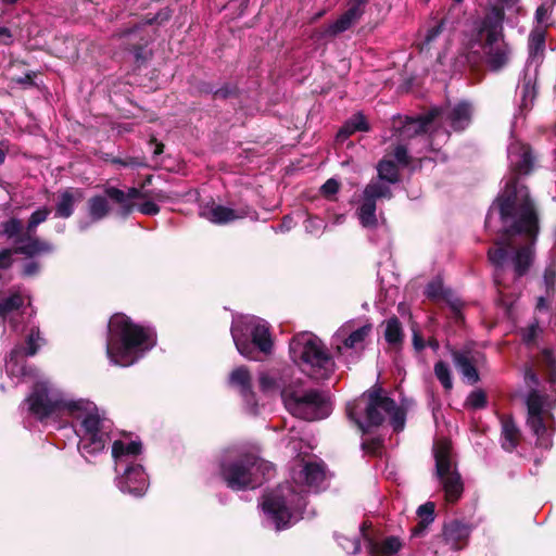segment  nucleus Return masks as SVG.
<instances>
[{"mask_svg":"<svg viewBox=\"0 0 556 556\" xmlns=\"http://www.w3.org/2000/svg\"><path fill=\"white\" fill-rule=\"evenodd\" d=\"M471 532V523L465 522L460 519H452L444 522L441 538L452 551L458 552L468 545Z\"/></svg>","mask_w":556,"mask_h":556,"instance_id":"obj_14","label":"nucleus"},{"mask_svg":"<svg viewBox=\"0 0 556 556\" xmlns=\"http://www.w3.org/2000/svg\"><path fill=\"white\" fill-rule=\"evenodd\" d=\"M39 271H40L39 262L31 260L29 262H26L23 265L21 275L23 277H35L39 274Z\"/></svg>","mask_w":556,"mask_h":556,"instance_id":"obj_64","label":"nucleus"},{"mask_svg":"<svg viewBox=\"0 0 556 556\" xmlns=\"http://www.w3.org/2000/svg\"><path fill=\"white\" fill-rule=\"evenodd\" d=\"M286 408L294 416L306 421L327 418L332 408L329 396L317 389L299 391L293 387L281 390Z\"/></svg>","mask_w":556,"mask_h":556,"instance_id":"obj_7","label":"nucleus"},{"mask_svg":"<svg viewBox=\"0 0 556 556\" xmlns=\"http://www.w3.org/2000/svg\"><path fill=\"white\" fill-rule=\"evenodd\" d=\"M364 195L369 200L376 202V200L380 198L391 199L393 194L391 189L387 185L371 181L365 187Z\"/></svg>","mask_w":556,"mask_h":556,"instance_id":"obj_43","label":"nucleus"},{"mask_svg":"<svg viewBox=\"0 0 556 556\" xmlns=\"http://www.w3.org/2000/svg\"><path fill=\"white\" fill-rule=\"evenodd\" d=\"M340 189V182L334 179V178H329L328 180H326V182L320 187V192L321 194L327 198V199H330L331 197H333L336 193H338Z\"/></svg>","mask_w":556,"mask_h":556,"instance_id":"obj_59","label":"nucleus"},{"mask_svg":"<svg viewBox=\"0 0 556 556\" xmlns=\"http://www.w3.org/2000/svg\"><path fill=\"white\" fill-rule=\"evenodd\" d=\"M372 325L370 323L365 324L358 329L352 331L348 338L344 339L343 344L348 349H354L358 344L363 343L365 339L370 334Z\"/></svg>","mask_w":556,"mask_h":556,"instance_id":"obj_42","label":"nucleus"},{"mask_svg":"<svg viewBox=\"0 0 556 556\" xmlns=\"http://www.w3.org/2000/svg\"><path fill=\"white\" fill-rule=\"evenodd\" d=\"M105 442H106V434L104 432L87 434L80 439L78 448L83 453H87L89 455H94L104 450Z\"/></svg>","mask_w":556,"mask_h":556,"instance_id":"obj_37","label":"nucleus"},{"mask_svg":"<svg viewBox=\"0 0 556 556\" xmlns=\"http://www.w3.org/2000/svg\"><path fill=\"white\" fill-rule=\"evenodd\" d=\"M248 210L236 211L224 205H215L210 211L208 219L214 224H227L237 218H243L248 216Z\"/></svg>","mask_w":556,"mask_h":556,"instance_id":"obj_33","label":"nucleus"},{"mask_svg":"<svg viewBox=\"0 0 556 556\" xmlns=\"http://www.w3.org/2000/svg\"><path fill=\"white\" fill-rule=\"evenodd\" d=\"M359 223L365 228H376L378 219L376 216V202L364 195L363 202L356 211Z\"/></svg>","mask_w":556,"mask_h":556,"instance_id":"obj_35","label":"nucleus"},{"mask_svg":"<svg viewBox=\"0 0 556 556\" xmlns=\"http://www.w3.org/2000/svg\"><path fill=\"white\" fill-rule=\"evenodd\" d=\"M155 33H152L143 23L135 24L115 34L121 40L123 49L132 54L138 66L146 64L153 55L148 48L154 40Z\"/></svg>","mask_w":556,"mask_h":556,"instance_id":"obj_10","label":"nucleus"},{"mask_svg":"<svg viewBox=\"0 0 556 556\" xmlns=\"http://www.w3.org/2000/svg\"><path fill=\"white\" fill-rule=\"evenodd\" d=\"M442 114L443 110L435 106L417 117H406L402 125L401 134L409 138L426 134L429 126Z\"/></svg>","mask_w":556,"mask_h":556,"instance_id":"obj_16","label":"nucleus"},{"mask_svg":"<svg viewBox=\"0 0 556 556\" xmlns=\"http://www.w3.org/2000/svg\"><path fill=\"white\" fill-rule=\"evenodd\" d=\"M232 338L238 352L249 359H256L255 349L264 354L273 350V340L269 329L264 325H256L251 331V341L244 336H238L232 331Z\"/></svg>","mask_w":556,"mask_h":556,"instance_id":"obj_13","label":"nucleus"},{"mask_svg":"<svg viewBox=\"0 0 556 556\" xmlns=\"http://www.w3.org/2000/svg\"><path fill=\"white\" fill-rule=\"evenodd\" d=\"M383 447V439L377 437L362 442V450L372 456L378 455Z\"/></svg>","mask_w":556,"mask_h":556,"instance_id":"obj_55","label":"nucleus"},{"mask_svg":"<svg viewBox=\"0 0 556 556\" xmlns=\"http://www.w3.org/2000/svg\"><path fill=\"white\" fill-rule=\"evenodd\" d=\"M543 278H544V282H545L547 292H549V291L553 292L554 286L556 282V265L555 264H549L545 268Z\"/></svg>","mask_w":556,"mask_h":556,"instance_id":"obj_62","label":"nucleus"},{"mask_svg":"<svg viewBox=\"0 0 556 556\" xmlns=\"http://www.w3.org/2000/svg\"><path fill=\"white\" fill-rule=\"evenodd\" d=\"M546 31L542 28L533 29L529 35L528 51L529 58L542 56L545 50Z\"/></svg>","mask_w":556,"mask_h":556,"instance_id":"obj_40","label":"nucleus"},{"mask_svg":"<svg viewBox=\"0 0 556 556\" xmlns=\"http://www.w3.org/2000/svg\"><path fill=\"white\" fill-rule=\"evenodd\" d=\"M25 401L28 403V412L39 420L47 419L61 410H67L72 416L78 418V413L84 407L81 401L66 402L51 396L48 384L42 381L33 386V390Z\"/></svg>","mask_w":556,"mask_h":556,"instance_id":"obj_9","label":"nucleus"},{"mask_svg":"<svg viewBox=\"0 0 556 556\" xmlns=\"http://www.w3.org/2000/svg\"><path fill=\"white\" fill-rule=\"evenodd\" d=\"M390 415V424L394 430V432H400L404 429L405 420H406V412L404 408L399 407L395 404V407L391 410V413H387Z\"/></svg>","mask_w":556,"mask_h":556,"instance_id":"obj_49","label":"nucleus"},{"mask_svg":"<svg viewBox=\"0 0 556 556\" xmlns=\"http://www.w3.org/2000/svg\"><path fill=\"white\" fill-rule=\"evenodd\" d=\"M87 215L91 223H98L106 218L114 207L110 205L106 194H94L87 200L86 203Z\"/></svg>","mask_w":556,"mask_h":556,"instance_id":"obj_25","label":"nucleus"},{"mask_svg":"<svg viewBox=\"0 0 556 556\" xmlns=\"http://www.w3.org/2000/svg\"><path fill=\"white\" fill-rule=\"evenodd\" d=\"M493 210H497L501 222L510 225L504 228V240L511 244L516 236L525 240V244L516 249L513 257L515 278L525 276L534 257V244L540 231V219L535 204L527 186H519L518 177L510 178L503 191L495 198L490 207L485 224L489 223Z\"/></svg>","mask_w":556,"mask_h":556,"instance_id":"obj_1","label":"nucleus"},{"mask_svg":"<svg viewBox=\"0 0 556 556\" xmlns=\"http://www.w3.org/2000/svg\"><path fill=\"white\" fill-rule=\"evenodd\" d=\"M292 361L315 379H327L333 371L334 362L324 343L315 336L299 333L289 344Z\"/></svg>","mask_w":556,"mask_h":556,"instance_id":"obj_6","label":"nucleus"},{"mask_svg":"<svg viewBox=\"0 0 556 556\" xmlns=\"http://www.w3.org/2000/svg\"><path fill=\"white\" fill-rule=\"evenodd\" d=\"M369 124L361 112L349 118L337 134V140L343 142L356 131H368Z\"/></svg>","mask_w":556,"mask_h":556,"instance_id":"obj_30","label":"nucleus"},{"mask_svg":"<svg viewBox=\"0 0 556 556\" xmlns=\"http://www.w3.org/2000/svg\"><path fill=\"white\" fill-rule=\"evenodd\" d=\"M472 104L467 100L456 103L446 114L445 119L454 131H464L472 122Z\"/></svg>","mask_w":556,"mask_h":556,"instance_id":"obj_20","label":"nucleus"},{"mask_svg":"<svg viewBox=\"0 0 556 556\" xmlns=\"http://www.w3.org/2000/svg\"><path fill=\"white\" fill-rule=\"evenodd\" d=\"M239 96V88L237 85L231 83L224 84L220 88L215 89L213 92V99L227 100L229 98H236Z\"/></svg>","mask_w":556,"mask_h":556,"instance_id":"obj_53","label":"nucleus"},{"mask_svg":"<svg viewBox=\"0 0 556 556\" xmlns=\"http://www.w3.org/2000/svg\"><path fill=\"white\" fill-rule=\"evenodd\" d=\"M403 543L397 536H388L380 543L368 539V547L371 556H394L402 548Z\"/></svg>","mask_w":556,"mask_h":556,"instance_id":"obj_28","label":"nucleus"},{"mask_svg":"<svg viewBox=\"0 0 556 556\" xmlns=\"http://www.w3.org/2000/svg\"><path fill=\"white\" fill-rule=\"evenodd\" d=\"M114 164H118L124 167H146L147 163L143 157L127 156L125 159L116 157L112 161Z\"/></svg>","mask_w":556,"mask_h":556,"instance_id":"obj_58","label":"nucleus"},{"mask_svg":"<svg viewBox=\"0 0 556 556\" xmlns=\"http://www.w3.org/2000/svg\"><path fill=\"white\" fill-rule=\"evenodd\" d=\"M380 386H374L359 397L348 403L346 416L362 434H369L386 420V414L395 407V401L383 394Z\"/></svg>","mask_w":556,"mask_h":556,"instance_id":"obj_5","label":"nucleus"},{"mask_svg":"<svg viewBox=\"0 0 556 556\" xmlns=\"http://www.w3.org/2000/svg\"><path fill=\"white\" fill-rule=\"evenodd\" d=\"M393 156L396 162L403 166H407L409 164V156L405 146L397 144L393 150Z\"/></svg>","mask_w":556,"mask_h":556,"instance_id":"obj_63","label":"nucleus"},{"mask_svg":"<svg viewBox=\"0 0 556 556\" xmlns=\"http://www.w3.org/2000/svg\"><path fill=\"white\" fill-rule=\"evenodd\" d=\"M541 331L539 320L534 318V320L526 328L521 329V339L522 342L527 345L533 344Z\"/></svg>","mask_w":556,"mask_h":556,"instance_id":"obj_52","label":"nucleus"},{"mask_svg":"<svg viewBox=\"0 0 556 556\" xmlns=\"http://www.w3.org/2000/svg\"><path fill=\"white\" fill-rule=\"evenodd\" d=\"M262 508L265 515L273 521L277 531L289 529L293 526V513L282 491L277 490L266 494Z\"/></svg>","mask_w":556,"mask_h":556,"instance_id":"obj_12","label":"nucleus"},{"mask_svg":"<svg viewBox=\"0 0 556 556\" xmlns=\"http://www.w3.org/2000/svg\"><path fill=\"white\" fill-rule=\"evenodd\" d=\"M521 106L526 109L532 106L538 96L535 80H532L531 77L526 76L521 86Z\"/></svg>","mask_w":556,"mask_h":556,"instance_id":"obj_44","label":"nucleus"},{"mask_svg":"<svg viewBox=\"0 0 556 556\" xmlns=\"http://www.w3.org/2000/svg\"><path fill=\"white\" fill-rule=\"evenodd\" d=\"M522 433L513 415L501 417V446L505 452H514L520 444Z\"/></svg>","mask_w":556,"mask_h":556,"instance_id":"obj_22","label":"nucleus"},{"mask_svg":"<svg viewBox=\"0 0 556 556\" xmlns=\"http://www.w3.org/2000/svg\"><path fill=\"white\" fill-rule=\"evenodd\" d=\"M40 340V331L38 327H34L30 329V332L28 333L26 338V348H16L11 351L9 363H14L15 365L18 362V357L24 354L25 356H34L37 354L39 350V344L37 343Z\"/></svg>","mask_w":556,"mask_h":556,"instance_id":"obj_31","label":"nucleus"},{"mask_svg":"<svg viewBox=\"0 0 556 556\" xmlns=\"http://www.w3.org/2000/svg\"><path fill=\"white\" fill-rule=\"evenodd\" d=\"M84 435L103 433L101 431V419L98 414L88 413L81 420Z\"/></svg>","mask_w":556,"mask_h":556,"instance_id":"obj_48","label":"nucleus"},{"mask_svg":"<svg viewBox=\"0 0 556 556\" xmlns=\"http://www.w3.org/2000/svg\"><path fill=\"white\" fill-rule=\"evenodd\" d=\"M535 157L529 144H520L511 150L510 168L516 175H528L532 172Z\"/></svg>","mask_w":556,"mask_h":556,"instance_id":"obj_24","label":"nucleus"},{"mask_svg":"<svg viewBox=\"0 0 556 556\" xmlns=\"http://www.w3.org/2000/svg\"><path fill=\"white\" fill-rule=\"evenodd\" d=\"M538 366L546 374L547 381L556 383V351L544 348L536 357Z\"/></svg>","mask_w":556,"mask_h":556,"instance_id":"obj_32","label":"nucleus"},{"mask_svg":"<svg viewBox=\"0 0 556 556\" xmlns=\"http://www.w3.org/2000/svg\"><path fill=\"white\" fill-rule=\"evenodd\" d=\"M230 387L237 388L240 395L248 404L255 403V394L252 389V377L245 366L233 369L228 379Z\"/></svg>","mask_w":556,"mask_h":556,"instance_id":"obj_23","label":"nucleus"},{"mask_svg":"<svg viewBox=\"0 0 556 556\" xmlns=\"http://www.w3.org/2000/svg\"><path fill=\"white\" fill-rule=\"evenodd\" d=\"M444 25H445V21L441 20L434 26L430 27L427 30V34H426V37H425V40L422 42V47L421 48L429 49L431 43L434 40H437V38L442 34V31L444 29Z\"/></svg>","mask_w":556,"mask_h":556,"instance_id":"obj_54","label":"nucleus"},{"mask_svg":"<svg viewBox=\"0 0 556 556\" xmlns=\"http://www.w3.org/2000/svg\"><path fill=\"white\" fill-rule=\"evenodd\" d=\"M156 345V333L150 327L136 324L124 313L109 320L106 355L115 365L131 366Z\"/></svg>","mask_w":556,"mask_h":556,"instance_id":"obj_2","label":"nucleus"},{"mask_svg":"<svg viewBox=\"0 0 556 556\" xmlns=\"http://www.w3.org/2000/svg\"><path fill=\"white\" fill-rule=\"evenodd\" d=\"M446 293L447 291L444 290L443 283L439 279L430 281L425 291L430 300L446 299Z\"/></svg>","mask_w":556,"mask_h":556,"instance_id":"obj_51","label":"nucleus"},{"mask_svg":"<svg viewBox=\"0 0 556 556\" xmlns=\"http://www.w3.org/2000/svg\"><path fill=\"white\" fill-rule=\"evenodd\" d=\"M547 395L539 390H530L526 397L527 425L536 437V446L548 448L552 446V435L555 431L554 416L544 409Z\"/></svg>","mask_w":556,"mask_h":556,"instance_id":"obj_8","label":"nucleus"},{"mask_svg":"<svg viewBox=\"0 0 556 556\" xmlns=\"http://www.w3.org/2000/svg\"><path fill=\"white\" fill-rule=\"evenodd\" d=\"M488 395L485 391L482 389H476L468 394L464 406L473 410H478L484 409L488 406Z\"/></svg>","mask_w":556,"mask_h":556,"instance_id":"obj_45","label":"nucleus"},{"mask_svg":"<svg viewBox=\"0 0 556 556\" xmlns=\"http://www.w3.org/2000/svg\"><path fill=\"white\" fill-rule=\"evenodd\" d=\"M384 340L394 350L401 351L404 344V330L401 320L396 316H392L383 321Z\"/></svg>","mask_w":556,"mask_h":556,"instance_id":"obj_26","label":"nucleus"},{"mask_svg":"<svg viewBox=\"0 0 556 556\" xmlns=\"http://www.w3.org/2000/svg\"><path fill=\"white\" fill-rule=\"evenodd\" d=\"M103 191L106 194L109 202L111 201L113 204V212L122 218H127L134 213L137 207L135 200L148 198L163 200L165 198L161 192L154 193L153 191H142L136 187H129L124 191L114 186H105Z\"/></svg>","mask_w":556,"mask_h":556,"instance_id":"obj_11","label":"nucleus"},{"mask_svg":"<svg viewBox=\"0 0 556 556\" xmlns=\"http://www.w3.org/2000/svg\"><path fill=\"white\" fill-rule=\"evenodd\" d=\"M450 454V445L447 443H441L434 450L435 469L439 479L444 478L445 476L451 475L453 472L451 470Z\"/></svg>","mask_w":556,"mask_h":556,"instance_id":"obj_36","label":"nucleus"},{"mask_svg":"<svg viewBox=\"0 0 556 556\" xmlns=\"http://www.w3.org/2000/svg\"><path fill=\"white\" fill-rule=\"evenodd\" d=\"M514 250V239H511V244H507L504 240V230L502 231V236L498 240L495 241V247L489 249L488 258L491 264L495 267L494 271V282L497 286H501V276L504 271V264L508 258V250Z\"/></svg>","mask_w":556,"mask_h":556,"instance_id":"obj_21","label":"nucleus"},{"mask_svg":"<svg viewBox=\"0 0 556 556\" xmlns=\"http://www.w3.org/2000/svg\"><path fill=\"white\" fill-rule=\"evenodd\" d=\"M24 305V298L14 292L7 298H0V323L4 324L8 317Z\"/></svg>","mask_w":556,"mask_h":556,"instance_id":"obj_38","label":"nucleus"},{"mask_svg":"<svg viewBox=\"0 0 556 556\" xmlns=\"http://www.w3.org/2000/svg\"><path fill=\"white\" fill-rule=\"evenodd\" d=\"M13 254H15L14 247L5 248L0 251V269L7 270L13 265Z\"/></svg>","mask_w":556,"mask_h":556,"instance_id":"obj_60","label":"nucleus"},{"mask_svg":"<svg viewBox=\"0 0 556 556\" xmlns=\"http://www.w3.org/2000/svg\"><path fill=\"white\" fill-rule=\"evenodd\" d=\"M136 210H138L143 215L154 216L160 213L161 207L153 201L147 200L140 204H137Z\"/></svg>","mask_w":556,"mask_h":556,"instance_id":"obj_61","label":"nucleus"},{"mask_svg":"<svg viewBox=\"0 0 556 556\" xmlns=\"http://www.w3.org/2000/svg\"><path fill=\"white\" fill-rule=\"evenodd\" d=\"M53 245L46 240L35 236V232L25 230V236L20 239V243L14 245L15 254H22L28 258H34L40 254H49L53 252Z\"/></svg>","mask_w":556,"mask_h":556,"instance_id":"obj_17","label":"nucleus"},{"mask_svg":"<svg viewBox=\"0 0 556 556\" xmlns=\"http://www.w3.org/2000/svg\"><path fill=\"white\" fill-rule=\"evenodd\" d=\"M523 379L529 391L533 389L539 390L538 387L540 386V378L531 365L525 366Z\"/></svg>","mask_w":556,"mask_h":556,"instance_id":"obj_57","label":"nucleus"},{"mask_svg":"<svg viewBox=\"0 0 556 556\" xmlns=\"http://www.w3.org/2000/svg\"><path fill=\"white\" fill-rule=\"evenodd\" d=\"M118 488L123 493L140 497L147 490V479L143 467L139 464L127 466L118 479Z\"/></svg>","mask_w":556,"mask_h":556,"instance_id":"obj_15","label":"nucleus"},{"mask_svg":"<svg viewBox=\"0 0 556 556\" xmlns=\"http://www.w3.org/2000/svg\"><path fill=\"white\" fill-rule=\"evenodd\" d=\"M301 475L307 485L317 486L325 479L324 466L318 463L308 462L304 465Z\"/></svg>","mask_w":556,"mask_h":556,"instance_id":"obj_39","label":"nucleus"},{"mask_svg":"<svg viewBox=\"0 0 556 556\" xmlns=\"http://www.w3.org/2000/svg\"><path fill=\"white\" fill-rule=\"evenodd\" d=\"M273 470L271 463L252 452L224 457L218 465L220 480L236 492L260 486Z\"/></svg>","mask_w":556,"mask_h":556,"instance_id":"obj_4","label":"nucleus"},{"mask_svg":"<svg viewBox=\"0 0 556 556\" xmlns=\"http://www.w3.org/2000/svg\"><path fill=\"white\" fill-rule=\"evenodd\" d=\"M26 226L17 217H10L0 224V236L5 237L8 240H13L16 245L20 239L25 236Z\"/></svg>","mask_w":556,"mask_h":556,"instance_id":"obj_34","label":"nucleus"},{"mask_svg":"<svg viewBox=\"0 0 556 556\" xmlns=\"http://www.w3.org/2000/svg\"><path fill=\"white\" fill-rule=\"evenodd\" d=\"M172 14H173V11L169 8H163L156 14H154L152 17L144 18V21L142 23L146 24V26L148 28L150 25H153V24L162 25L165 22L170 20Z\"/></svg>","mask_w":556,"mask_h":556,"instance_id":"obj_56","label":"nucleus"},{"mask_svg":"<svg viewBox=\"0 0 556 556\" xmlns=\"http://www.w3.org/2000/svg\"><path fill=\"white\" fill-rule=\"evenodd\" d=\"M434 375L446 391L452 390L453 379L450 367L445 362L439 361L434 364Z\"/></svg>","mask_w":556,"mask_h":556,"instance_id":"obj_46","label":"nucleus"},{"mask_svg":"<svg viewBox=\"0 0 556 556\" xmlns=\"http://www.w3.org/2000/svg\"><path fill=\"white\" fill-rule=\"evenodd\" d=\"M445 493V498L448 503H456L463 495L464 484L460 475L453 471L451 475L440 478Z\"/></svg>","mask_w":556,"mask_h":556,"instance_id":"obj_29","label":"nucleus"},{"mask_svg":"<svg viewBox=\"0 0 556 556\" xmlns=\"http://www.w3.org/2000/svg\"><path fill=\"white\" fill-rule=\"evenodd\" d=\"M84 199V190L75 187H67L58 193L54 207V215L58 218H70L75 211V204Z\"/></svg>","mask_w":556,"mask_h":556,"instance_id":"obj_19","label":"nucleus"},{"mask_svg":"<svg viewBox=\"0 0 556 556\" xmlns=\"http://www.w3.org/2000/svg\"><path fill=\"white\" fill-rule=\"evenodd\" d=\"M434 509L435 505L432 502H427L418 507L417 515L420 517L424 528H428V526L433 522Z\"/></svg>","mask_w":556,"mask_h":556,"instance_id":"obj_50","label":"nucleus"},{"mask_svg":"<svg viewBox=\"0 0 556 556\" xmlns=\"http://www.w3.org/2000/svg\"><path fill=\"white\" fill-rule=\"evenodd\" d=\"M451 355L457 370L467 379L469 384L480 381V375L476 367L477 358L470 350H452Z\"/></svg>","mask_w":556,"mask_h":556,"instance_id":"obj_18","label":"nucleus"},{"mask_svg":"<svg viewBox=\"0 0 556 556\" xmlns=\"http://www.w3.org/2000/svg\"><path fill=\"white\" fill-rule=\"evenodd\" d=\"M505 10L502 5H490L482 17L473 21V36L484 52L485 63L492 72L508 65L511 50L504 40Z\"/></svg>","mask_w":556,"mask_h":556,"instance_id":"obj_3","label":"nucleus"},{"mask_svg":"<svg viewBox=\"0 0 556 556\" xmlns=\"http://www.w3.org/2000/svg\"><path fill=\"white\" fill-rule=\"evenodd\" d=\"M363 15L352 8L341 14L332 24L328 25L325 34L328 36H337L348 29H350L355 23H357Z\"/></svg>","mask_w":556,"mask_h":556,"instance_id":"obj_27","label":"nucleus"},{"mask_svg":"<svg viewBox=\"0 0 556 556\" xmlns=\"http://www.w3.org/2000/svg\"><path fill=\"white\" fill-rule=\"evenodd\" d=\"M51 213V208L48 206H42L35 212H33L27 220L26 231L36 232L37 227L47 220L48 216Z\"/></svg>","mask_w":556,"mask_h":556,"instance_id":"obj_47","label":"nucleus"},{"mask_svg":"<svg viewBox=\"0 0 556 556\" xmlns=\"http://www.w3.org/2000/svg\"><path fill=\"white\" fill-rule=\"evenodd\" d=\"M378 177L381 180L390 184H396L400 181V170L397 165L392 160L382 159L378 165Z\"/></svg>","mask_w":556,"mask_h":556,"instance_id":"obj_41","label":"nucleus"}]
</instances>
